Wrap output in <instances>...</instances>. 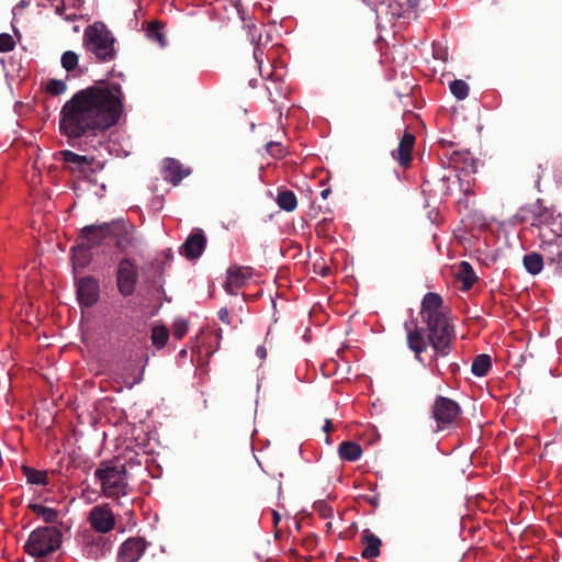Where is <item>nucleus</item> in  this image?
Wrapping results in <instances>:
<instances>
[{"mask_svg": "<svg viewBox=\"0 0 562 562\" xmlns=\"http://www.w3.org/2000/svg\"><path fill=\"white\" fill-rule=\"evenodd\" d=\"M124 92L120 83L100 80L77 91L61 108L59 113L60 134L68 144H86L104 138L105 132L116 125L124 112Z\"/></svg>", "mask_w": 562, "mask_h": 562, "instance_id": "1", "label": "nucleus"}, {"mask_svg": "<svg viewBox=\"0 0 562 562\" xmlns=\"http://www.w3.org/2000/svg\"><path fill=\"white\" fill-rule=\"evenodd\" d=\"M85 48L93 54L99 61L108 63L116 57L115 38L102 22L88 25L83 32Z\"/></svg>", "mask_w": 562, "mask_h": 562, "instance_id": "2", "label": "nucleus"}, {"mask_svg": "<svg viewBox=\"0 0 562 562\" xmlns=\"http://www.w3.org/2000/svg\"><path fill=\"white\" fill-rule=\"evenodd\" d=\"M94 477L100 482L101 491L106 497L120 498L128 495L131 491L124 464H115L113 461L101 462L94 471Z\"/></svg>", "mask_w": 562, "mask_h": 562, "instance_id": "3", "label": "nucleus"}, {"mask_svg": "<svg viewBox=\"0 0 562 562\" xmlns=\"http://www.w3.org/2000/svg\"><path fill=\"white\" fill-rule=\"evenodd\" d=\"M60 544L61 532L57 527H38L30 533L24 551L33 558H44L58 550Z\"/></svg>", "mask_w": 562, "mask_h": 562, "instance_id": "4", "label": "nucleus"}, {"mask_svg": "<svg viewBox=\"0 0 562 562\" xmlns=\"http://www.w3.org/2000/svg\"><path fill=\"white\" fill-rule=\"evenodd\" d=\"M115 249L128 257L142 250L143 237L136 227L124 220L112 221L111 237Z\"/></svg>", "mask_w": 562, "mask_h": 562, "instance_id": "5", "label": "nucleus"}, {"mask_svg": "<svg viewBox=\"0 0 562 562\" xmlns=\"http://www.w3.org/2000/svg\"><path fill=\"white\" fill-rule=\"evenodd\" d=\"M427 325V339L435 351L441 356L449 353V347L454 338V328L447 315L424 319Z\"/></svg>", "mask_w": 562, "mask_h": 562, "instance_id": "6", "label": "nucleus"}, {"mask_svg": "<svg viewBox=\"0 0 562 562\" xmlns=\"http://www.w3.org/2000/svg\"><path fill=\"white\" fill-rule=\"evenodd\" d=\"M430 413L436 422V430L442 431L456 424L462 414V408L456 401L438 395L431 405Z\"/></svg>", "mask_w": 562, "mask_h": 562, "instance_id": "7", "label": "nucleus"}, {"mask_svg": "<svg viewBox=\"0 0 562 562\" xmlns=\"http://www.w3.org/2000/svg\"><path fill=\"white\" fill-rule=\"evenodd\" d=\"M538 237L539 248L548 262L562 268V237L553 228L550 232H539Z\"/></svg>", "mask_w": 562, "mask_h": 562, "instance_id": "8", "label": "nucleus"}, {"mask_svg": "<svg viewBox=\"0 0 562 562\" xmlns=\"http://www.w3.org/2000/svg\"><path fill=\"white\" fill-rule=\"evenodd\" d=\"M137 283V271L133 261L124 257L117 263L116 284L117 290L123 296H130L134 293Z\"/></svg>", "mask_w": 562, "mask_h": 562, "instance_id": "9", "label": "nucleus"}, {"mask_svg": "<svg viewBox=\"0 0 562 562\" xmlns=\"http://www.w3.org/2000/svg\"><path fill=\"white\" fill-rule=\"evenodd\" d=\"M88 521L91 528L99 533H108L115 527V517L109 504L92 507L88 515Z\"/></svg>", "mask_w": 562, "mask_h": 562, "instance_id": "10", "label": "nucleus"}, {"mask_svg": "<svg viewBox=\"0 0 562 562\" xmlns=\"http://www.w3.org/2000/svg\"><path fill=\"white\" fill-rule=\"evenodd\" d=\"M77 299L80 305L90 307L99 300V282L95 278L88 276L77 281Z\"/></svg>", "mask_w": 562, "mask_h": 562, "instance_id": "11", "label": "nucleus"}, {"mask_svg": "<svg viewBox=\"0 0 562 562\" xmlns=\"http://www.w3.org/2000/svg\"><path fill=\"white\" fill-rule=\"evenodd\" d=\"M531 214V226L537 227L539 232H550V227L555 224L554 211L544 206L541 200H537L529 206Z\"/></svg>", "mask_w": 562, "mask_h": 562, "instance_id": "12", "label": "nucleus"}, {"mask_svg": "<svg viewBox=\"0 0 562 562\" xmlns=\"http://www.w3.org/2000/svg\"><path fill=\"white\" fill-rule=\"evenodd\" d=\"M112 222L87 225L81 228L79 239L90 248L100 246L103 240L111 237Z\"/></svg>", "mask_w": 562, "mask_h": 562, "instance_id": "13", "label": "nucleus"}, {"mask_svg": "<svg viewBox=\"0 0 562 562\" xmlns=\"http://www.w3.org/2000/svg\"><path fill=\"white\" fill-rule=\"evenodd\" d=\"M147 542L144 538L133 537L126 539L120 548L117 562H136L139 561L146 550Z\"/></svg>", "mask_w": 562, "mask_h": 562, "instance_id": "14", "label": "nucleus"}, {"mask_svg": "<svg viewBox=\"0 0 562 562\" xmlns=\"http://www.w3.org/2000/svg\"><path fill=\"white\" fill-rule=\"evenodd\" d=\"M206 247V237L201 228L194 229L180 247V254L188 259L199 258Z\"/></svg>", "mask_w": 562, "mask_h": 562, "instance_id": "15", "label": "nucleus"}, {"mask_svg": "<svg viewBox=\"0 0 562 562\" xmlns=\"http://www.w3.org/2000/svg\"><path fill=\"white\" fill-rule=\"evenodd\" d=\"M251 277L252 268L250 267L229 268L224 288L227 293L236 295V290L243 288Z\"/></svg>", "mask_w": 562, "mask_h": 562, "instance_id": "16", "label": "nucleus"}, {"mask_svg": "<svg viewBox=\"0 0 562 562\" xmlns=\"http://www.w3.org/2000/svg\"><path fill=\"white\" fill-rule=\"evenodd\" d=\"M415 145V136L411 132H405L402 136L400 144L395 150L392 151V157L398 161L400 166L407 168L412 162V151Z\"/></svg>", "mask_w": 562, "mask_h": 562, "instance_id": "17", "label": "nucleus"}, {"mask_svg": "<svg viewBox=\"0 0 562 562\" xmlns=\"http://www.w3.org/2000/svg\"><path fill=\"white\" fill-rule=\"evenodd\" d=\"M443 301L442 297L434 292H428L425 294L422 301L420 307V316L424 319L445 316L447 315L443 311Z\"/></svg>", "mask_w": 562, "mask_h": 562, "instance_id": "18", "label": "nucleus"}, {"mask_svg": "<svg viewBox=\"0 0 562 562\" xmlns=\"http://www.w3.org/2000/svg\"><path fill=\"white\" fill-rule=\"evenodd\" d=\"M449 159V165L454 169L467 172H476V162L468 149L452 150L443 154Z\"/></svg>", "mask_w": 562, "mask_h": 562, "instance_id": "19", "label": "nucleus"}, {"mask_svg": "<svg viewBox=\"0 0 562 562\" xmlns=\"http://www.w3.org/2000/svg\"><path fill=\"white\" fill-rule=\"evenodd\" d=\"M143 27L146 34V37L156 43L159 47H165L167 45L166 37V24L159 20H153L149 22H144Z\"/></svg>", "mask_w": 562, "mask_h": 562, "instance_id": "20", "label": "nucleus"}, {"mask_svg": "<svg viewBox=\"0 0 562 562\" xmlns=\"http://www.w3.org/2000/svg\"><path fill=\"white\" fill-rule=\"evenodd\" d=\"M361 541L364 544V549L361 553L363 559L369 560L380 555V547L382 542L370 529H364L362 531Z\"/></svg>", "mask_w": 562, "mask_h": 562, "instance_id": "21", "label": "nucleus"}, {"mask_svg": "<svg viewBox=\"0 0 562 562\" xmlns=\"http://www.w3.org/2000/svg\"><path fill=\"white\" fill-rule=\"evenodd\" d=\"M91 249L85 241H80L71 248L74 269L86 268L90 263L92 259Z\"/></svg>", "mask_w": 562, "mask_h": 562, "instance_id": "22", "label": "nucleus"}, {"mask_svg": "<svg viewBox=\"0 0 562 562\" xmlns=\"http://www.w3.org/2000/svg\"><path fill=\"white\" fill-rule=\"evenodd\" d=\"M187 173L182 171L181 164L173 159V158H167L165 160V168H164V178L165 180L171 182L172 184L177 186L181 182V180L186 177Z\"/></svg>", "mask_w": 562, "mask_h": 562, "instance_id": "23", "label": "nucleus"}, {"mask_svg": "<svg viewBox=\"0 0 562 562\" xmlns=\"http://www.w3.org/2000/svg\"><path fill=\"white\" fill-rule=\"evenodd\" d=\"M338 454L342 461L353 462L361 458L362 448L355 441H342L339 445Z\"/></svg>", "mask_w": 562, "mask_h": 562, "instance_id": "24", "label": "nucleus"}, {"mask_svg": "<svg viewBox=\"0 0 562 562\" xmlns=\"http://www.w3.org/2000/svg\"><path fill=\"white\" fill-rule=\"evenodd\" d=\"M64 162L75 165L80 172H85L87 167L94 164V158L88 156L78 155L71 150L60 151Z\"/></svg>", "mask_w": 562, "mask_h": 562, "instance_id": "25", "label": "nucleus"}, {"mask_svg": "<svg viewBox=\"0 0 562 562\" xmlns=\"http://www.w3.org/2000/svg\"><path fill=\"white\" fill-rule=\"evenodd\" d=\"M276 202L278 206L285 211V212H292L297 206V199L293 191L288 189H279Z\"/></svg>", "mask_w": 562, "mask_h": 562, "instance_id": "26", "label": "nucleus"}, {"mask_svg": "<svg viewBox=\"0 0 562 562\" xmlns=\"http://www.w3.org/2000/svg\"><path fill=\"white\" fill-rule=\"evenodd\" d=\"M458 278L462 282V290L464 291L470 290L477 280L472 266L467 261L459 265Z\"/></svg>", "mask_w": 562, "mask_h": 562, "instance_id": "27", "label": "nucleus"}, {"mask_svg": "<svg viewBox=\"0 0 562 562\" xmlns=\"http://www.w3.org/2000/svg\"><path fill=\"white\" fill-rule=\"evenodd\" d=\"M525 269L532 276L539 274L543 269V256L538 252H529L524 256Z\"/></svg>", "mask_w": 562, "mask_h": 562, "instance_id": "28", "label": "nucleus"}, {"mask_svg": "<svg viewBox=\"0 0 562 562\" xmlns=\"http://www.w3.org/2000/svg\"><path fill=\"white\" fill-rule=\"evenodd\" d=\"M492 369V359L486 353L477 355L471 367V371L475 376H485Z\"/></svg>", "mask_w": 562, "mask_h": 562, "instance_id": "29", "label": "nucleus"}, {"mask_svg": "<svg viewBox=\"0 0 562 562\" xmlns=\"http://www.w3.org/2000/svg\"><path fill=\"white\" fill-rule=\"evenodd\" d=\"M27 507L34 514L41 516L43 518V520L47 524H55L58 519L59 512L54 508L46 507V506H44L42 504H37V503H31V504H29Z\"/></svg>", "mask_w": 562, "mask_h": 562, "instance_id": "30", "label": "nucleus"}, {"mask_svg": "<svg viewBox=\"0 0 562 562\" xmlns=\"http://www.w3.org/2000/svg\"><path fill=\"white\" fill-rule=\"evenodd\" d=\"M407 344L411 350H413L417 358L427 349V344L419 329L408 331Z\"/></svg>", "mask_w": 562, "mask_h": 562, "instance_id": "31", "label": "nucleus"}, {"mask_svg": "<svg viewBox=\"0 0 562 562\" xmlns=\"http://www.w3.org/2000/svg\"><path fill=\"white\" fill-rule=\"evenodd\" d=\"M24 476L26 477L27 483L34 484V485H47V473L45 471H40L36 469H33L27 465H23L21 468Z\"/></svg>", "mask_w": 562, "mask_h": 562, "instance_id": "32", "label": "nucleus"}, {"mask_svg": "<svg viewBox=\"0 0 562 562\" xmlns=\"http://www.w3.org/2000/svg\"><path fill=\"white\" fill-rule=\"evenodd\" d=\"M169 338V331L165 326H155L151 329L150 339L155 347L158 349L165 347Z\"/></svg>", "mask_w": 562, "mask_h": 562, "instance_id": "33", "label": "nucleus"}, {"mask_svg": "<svg viewBox=\"0 0 562 562\" xmlns=\"http://www.w3.org/2000/svg\"><path fill=\"white\" fill-rule=\"evenodd\" d=\"M450 92L458 100H464L469 95V85L461 79H454L449 83Z\"/></svg>", "mask_w": 562, "mask_h": 562, "instance_id": "34", "label": "nucleus"}, {"mask_svg": "<svg viewBox=\"0 0 562 562\" xmlns=\"http://www.w3.org/2000/svg\"><path fill=\"white\" fill-rule=\"evenodd\" d=\"M83 540L88 550V555L97 558L100 550V544H104V539L101 536L94 537L92 535H87L85 536Z\"/></svg>", "mask_w": 562, "mask_h": 562, "instance_id": "35", "label": "nucleus"}, {"mask_svg": "<svg viewBox=\"0 0 562 562\" xmlns=\"http://www.w3.org/2000/svg\"><path fill=\"white\" fill-rule=\"evenodd\" d=\"M79 57L78 55L72 50H66L60 58L61 67L68 71L71 72L78 67Z\"/></svg>", "mask_w": 562, "mask_h": 562, "instance_id": "36", "label": "nucleus"}, {"mask_svg": "<svg viewBox=\"0 0 562 562\" xmlns=\"http://www.w3.org/2000/svg\"><path fill=\"white\" fill-rule=\"evenodd\" d=\"M268 78L271 79V83L273 86V89L277 92V93H273L272 87L271 86H267V90L269 92V98H270L271 102L277 103L278 102V97H281V95L284 97L285 95V91H283L282 82H277L274 80L272 72L268 74Z\"/></svg>", "mask_w": 562, "mask_h": 562, "instance_id": "37", "label": "nucleus"}, {"mask_svg": "<svg viewBox=\"0 0 562 562\" xmlns=\"http://www.w3.org/2000/svg\"><path fill=\"white\" fill-rule=\"evenodd\" d=\"M67 87L65 81L59 79H50L46 83V92L52 95H60L66 91Z\"/></svg>", "mask_w": 562, "mask_h": 562, "instance_id": "38", "label": "nucleus"}, {"mask_svg": "<svg viewBox=\"0 0 562 562\" xmlns=\"http://www.w3.org/2000/svg\"><path fill=\"white\" fill-rule=\"evenodd\" d=\"M333 221L330 218H324L317 223L315 232L317 236L328 237L333 231Z\"/></svg>", "mask_w": 562, "mask_h": 562, "instance_id": "39", "label": "nucleus"}, {"mask_svg": "<svg viewBox=\"0 0 562 562\" xmlns=\"http://www.w3.org/2000/svg\"><path fill=\"white\" fill-rule=\"evenodd\" d=\"M15 47V42L13 37L8 33L0 34V53H8L13 50Z\"/></svg>", "mask_w": 562, "mask_h": 562, "instance_id": "40", "label": "nucleus"}, {"mask_svg": "<svg viewBox=\"0 0 562 562\" xmlns=\"http://www.w3.org/2000/svg\"><path fill=\"white\" fill-rule=\"evenodd\" d=\"M314 509L319 513L323 518L331 515V507L325 501H317L314 503Z\"/></svg>", "mask_w": 562, "mask_h": 562, "instance_id": "41", "label": "nucleus"}, {"mask_svg": "<svg viewBox=\"0 0 562 562\" xmlns=\"http://www.w3.org/2000/svg\"><path fill=\"white\" fill-rule=\"evenodd\" d=\"M267 151L274 157H281L283 155V149L279 143L276 142H269L266 145Z\"/></svg>", "mask_w": 562, "mask_h": 562, "instance_id": "42", "label": "nucleus"}, {"mask_svg": "<svg viewBox=\"0 0 562 562\" xmlns=\"http://www.w3.org/2000/svg\"><path fill=\"white\" fill-rule=\"evenodd\" d=\"M188 330V326L184 322H176L173 327V336L177 339H181Z\"/></svg>", "mask_w": 562, "mask_h": 562, "instance_id": "43", "label": "nucleus"}, {"mask_svg": "<svg viewBox=\"0 0 562 562\" xmlns=\"http://www.w3.org/2000/svg\"><path fill=\"white\" fill-rule=\"evenodd\" d=\"M419 4V0H406L405 4H398L403 12H416Z\"/></svg>", "mask_w": 562, "mask_h": 562, "instance_id": "44", "label": "nucleus"}, {"mask_svg": "<svg viewBox=\"0 0 562 562\" xmlns=\"http://www.w3.org/2000/svg\"><path fill=\"white\" fill-rule=\"evenodd\" d=\"M262 55H263L262 49L260 47H258V46L255 47V49H254V57H255V59H256V61L258 64L260 74L263 77L262 69H261V64H262V58L261 57H262Z\"/></svg>", "mask_w": 562, "mask_h": 562, "instance_id": "45", "label": "nucleus"}, {"mask_svg": "<svg viewBox=\"0 0 562 562\" xmlns=\"http://www.w3.org/2000/svg\"><path fill=\"white\" fill-rule=\"evenodd\" d=\"M218 319L225 324H229V313L226 307H223L217 313Z\"/></svg>", "mask_w": 562, "mask_h": 562, "instance_id": "46", "label": "nucleus"}, {"mask_svg": "<svg viewBox=\"0 0 562 562\" xmlns=\"http://www.w3.org/2000/svg\"><path fill=\"white\" fill-rule=\"evenodd\" d=\"M366 4L370 5L372 9L376 10V7L380 4H385L387 0H362Z\"/></svg>", "mask_w": 562, "mask_h": 562, "instance_id": "47", "label": "nucleus"}, {"mask_svg": "<svg viewBox=\"0 0 562 562\" xmlns=\"http://www.w3.org/2000/svg\"><path fill=\"white\" fill-rule=\"evenodd\" d=\"M333 429H334V426H333L331 420L328 418L325 419V424L323 426L324 432H326L328 435L330 431H333Z\"/></svg>", "mask_w": 562, "mask_h": 562, "instance_id": "48", "label": "nucleus"}, {"mask_svg": "<svg viewBox=\"0 0 562 562\" xmlns=\"http://www.w3.org/2000/svg\"><path fill=\"white\" fill-rule=\"evenodd\" d=\"M438 144H439L442 148H450V147L453 145V143H452V142L447 140V139H443V138H440V139L438 140Z\"/></svg>", "mask_w": 562, "mask_h": 562, "instance_id": "49", "label": "nucleus"}, {"mask_svg": "<svg viewBox=\"0 0 562 562\" xmlns=\"http://www.w3.org/2000/svg\"><path fill=\"white\" fill-rule=\"evenodd\" d=\"M272 518H273L274 526H278L281 517H280V514L277 510H272Z\"/></svg>", "mask_w": 562, "mask_h": 562, "instance_id": "50", "label": "nucleus"}, {"mask_svg": "<svg viewBox=\"0 0 562 562\" xmlns=\"http://www.w3.org/2000/svg\"><path fill=\"white\" fill-rule=\"evenodd\" d=\"M330 194V189L327 188V189H324L322 192H321V196L323 199H327V196Z\"/></svg>", "mask_w": 562, "mask_h": 562, "instance_id": "51", "label": "nucleus"}, {"mask_svg": "<svg viewBox=\"0 0 562 562\" xmlns=\"http://www.w3.org/2000/svg\"><path fill=\"white\" fill-rule=\"evenodd\" d=\"M257 355H259L261 358L266 357V349L263 347H259L257 349Z\"/></svg>", "mask_w": 562, "mask_h": 562, "instance_id": "52", "label": "nucleus"}, {"mask_svg": "<svg viewBox=\"0 0 562 562\" xmlns=\"http://www.w3.org/2000/svg\"><path fill=\"white\" fill-rule=\"evenodd\" d=\"M103 165L101 162H97L95 164V167H92L91 168V172H95L98 169H102Z\"/></svg>", "mask_w": 562, "mask_h": 562, "instance_id": "53", "label": "nucleus"}, {"mask_svg": "<svg viewBox=\"0 0 562 562\" xmlns=\"http://www.w3.org/2000/svg\"><path fill=\"white\" fill-rule=\"evenodd\" d=\"M328 273H329V268L323 269V271H322L323 277L327 276Z\"/></svg>", "mask_w": 562, "mask_h": 562, "instance_id": "54", "label": "nucleus"}, {"mask_svg": "<svg viewBox=\"0 0 562 562\" xmlns=\"http://www.w3.org/2000/svg\"><path fill=\"white\" fill-rule=\"evenodd\" d=\"M326 442H327V443H330V438H329V436H327V437H326Z\"/></svg>", "mask_w": 562, "mask_h": 562, "instance_id": "55", "label": "nucleus"}]
</instances>
